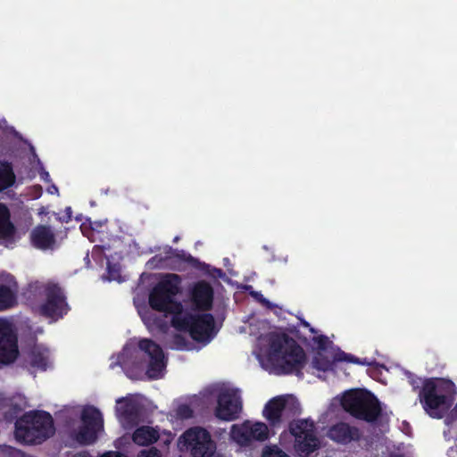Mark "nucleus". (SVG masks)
Segmentation results:
<instances>
[{
  "label": "nucleus",
  "mask_w": 457,
  "mask_h": 457,
  "mask_svg": "<svg viewBox=\"0 0 457 457\" xmlns=\"http://www.w3.org/2000/svg\"><path fill=\"white\" fill-rule=\"evenodd\" d=\"M267 359L283 374L303 376L306 354L298 343L286 333L271 332L267 335Z\"/></svg>",
  "instance_id": "nucleus-1"
},
{
  "label": "nucleus",
  "mask_w": 457,
  "mask_h": 457,
  "mask_svg": "<svg viewBox=\"0 0 457 457\" xmlns=\"http://www.w3.org/2000/svg\"><path fill=\"white\" fill-rule=\"evenodd\" d=\"M455 395L456 386L452 380L431 378L423 382L419 400L431 418L442 419L451 409Z\"/></svg>",
  "instance_id": "nucleus-2"
},
{
  "label": "nucleus",
  "mask_w": 457,
  "mask_h": 457,
  "mask_svg": "<svg viewBox=\"0 0 457 457\" xmlns=\"http://www.w3.org/2000/svg\"><path fill=\"white\" fill-rule=\"evenodd\" d=\"M14 433L19 441L41 444L54 433L53 417L45 411L26 412L16 420Z\"/></svg>",
  "instance_id": "nucleus-3"
},
{
  "label": "nucleus",
  "mask_w": 457,
  "mask_h": 457,
  "mask_svg": "<svg viewBox=\"0 0 457 457\" xmlns=\"http://www.w3.org/2000/svg\"><path fill=\"white\" fill-rule=\"evenodd\" d=\"M181 278L175 273L165 274L153 287L149 294V305L157 312L179 316L184 307L179 301L174 300L180 292Z\"/></svg>",
  "instance_id": "nucleus-4"
},
{
  "label": "nucleus",
  "mask_w": 457,
  "mask_h": 457,
  "mask_svg": "<svg viewBox=\"0 0 457 457\" xmlns=\"http://www.w3.org/2000/svg\"><path fill=\"white\" fill-rule=\"evenodd\" d=\"M341 405L351 416L369 423L375 422L382 409L378 398L366 389H353L344 394Z\"/></svg>",
  "instance_id": "nucleus-5"
},
{
  "label": "nucleus",
  "mask_w": 457,
  "mask_h": 457,
  "mask_svg": "<svg viewBox=\"0 0 457 457\" xmlns=\"http://www.w3.org/2000/svg\"><path fill=\"white\" fill-rule=\"evenodd\" d=\"M171 326L178 331L187 332L196 342H209L212 337L215 320L211 313L193 314L181 312L179 316H172Z\"/></svg>",
  "instance_id": "nucleus-6"
},
{
  "label": "nucleus",
  "mask_w": 457,
  "mask_h": 457,
  "mask_svg": "<svg viewBox=\"0 0 457 457\" xmlns=\"http://www.w3.org/2000/svg\"><path fill=\"white\" fill-rule=\"evenodd\" d=\"M289 431L295 437L294 448L299 457H309L320 448V442L313 420L306 419L291 421Z\"/></svg>",
  "instance_id": "nucleus-7"
},
{
  "label": "nucleus",
  "mask_w": 457,
  "mask_h": 457,
  "mask_svg": "<svg viewBox=\"0 0 457 457\" xmlns=\"http://www.w3.org/2000/svg\"><path fill=\"white\" fill-rule=\"evenodd\" d=\"M44 302L39 305V314L54 320L62 319L70 311L62 288L54 283H47L43 288Z\"/></svg>",
  "instance_id": "nucleus-8"
},
{
  "label": "nucleus",
  "mask_w": 457,
  "mask_h": 457,
  "mask_svg": "<svg viewBox=\"0 0 457 457\" xmlns=\"http://www.w3.org/2000/svg\"><path fill=\"white\" fill-rule=\"evenodd\" d=\"M192 457H212L217 445L210 432L202 427L186 430L180 437Z\"/></svg>",
  "instance_id": "nucleus-9"
},
{
  "label": "nucleus",
  "mask_w": 457,
  "mask_h": 457,
  "mask_svg": "<svg viewBox=\"0 0 457 457\" xmlns=\"http://www.w3.org/2000/svg\"><path fill=\"white\" fill-rule=\"evenodd\" d=\"M82 425L76 432L75 438L81 445L93 444L97 438V432L103 428V417L98 409L87 406L81 413Z\"/></svg>",
  "instance_id": "nucleus-10"
},
{
  "label": "nucleus",
  "mask_w": 457,
  "mask_h": 457,
  "mask_svg": "<svg viewBox=\"0 0 457 457\" xmlns=\"http://www.w3.org/2000/svg\"><path fill=\"white\" fill-rule=\"evenodd\" d=\"M268 436V427L262 422L252 424L249 420H245L241 424L232 425L230 430L232 440L241 446H248L253 441L263 442Z\"/></svg>",
  "instance_id": "nucleus-11"
},
{
  "label": "nucleus",
  "mask_w": 457,
  "mask_h": 457,
  "mask_svg": "<svg viewBox=\"0 0 457 457\" xmlns=\"http://www.w3.org/2000/svg\"><path fill=\"white\" fill-rule=\"evenodd\" d=\"M18 356L17 333L12 323L0 318V367L13 363Z\"/></svg>",
  "instance_id": "nucleus-12"
},
{
  "label": "nucleus",
  "mask_w": 457,
  "mask_h": 457,
  "mask_svg": "<svg viewBox=\"0 0 457 457\" xmlns=\"http://www.w3.org/2000/svg\"><path fill=\"white\" fill-rule=\"evenodd\" d=\"M242 411V401L237 389H225L217 399L215 416L225 421L235 420Z\"/></svg>",
  "instance_id": "nucleus-13"
},
{
  "label": "nucleus",
  "mask_w": 457,
  "mask_h": 457,
  "mask_svg": "<svg viewBox=\"0 0 457 457\" xmlns=\"http://www.w3.org/2000/svg\"><path fill=\"white\" fill-rule=\"evenodd\" d=\"M138 347L150 357L146 370L148 377L152 379L159 378L166 367L162 348L149 338L141 339L138 342Z\"/></svg>",
  "instance_id": "nucleus-14"
},
{
  "label": "nucleus",
  "mask_w": 457,
  "mask_h": 457,
  "mask_svg": "<svg viewBox=\"0 0 457 457\" xmlns=\"http://www.w3.org/2000/svg\"><path fill=\"white\" fill-rule=\"evenodd\" d=\"M190 300L195 310L207 312L212 308L213 289L212 286L201 280L192 287L190 290Z\"/></svg>",
  "instance_id": "nucleus-15"
},
{
  "label": "nucleus",
  "mask_w": 457,
  "mask_h": 457,
  "mask_svg": "<svg viewBox=\"0 0 457 457\" xmlns=\"http://www.w3.org/2000/svg\"><path fill=\"white\" fill-rule=\"evenodd\" d=\"M327 436L332 441L347 445L353 441H358L361 438V433L358 428L350 426L346 422H337L329 427Z\"/></svg>",
  "instance_id": "nucleus-16"
},
{
  "label": "nucleus",
  "mask_w": 457,
  "mask_h": 457,
  "mask_svg": "<svg viewBox=\"0 0 457 457\" xmlns=\"http://www.w3.org/2000/svg\"><path fill=\"white\" fill-rule=\"evenodd\" d=\"M33 246L40 250L52 248L55 245V235L49 226L37 225L30 233Z\"/></svg>",
  "instance_id": "nucleus-17"
},
{
  "label": "nucleus",
  "mask_w": 457,
  "mask_h": 457,
  "mask_svg": "<svg viewBox=\"0 0 457 457\" xmlns=\"http://www.w3.org/2000/svg\"><path fill=\"white\" fill-rule=\"evenodd\" d=\"M287 399L285 396H276L270 399L264 406L263 416L271 426L281 422L283 411L287 409Z\"/></svg>",
  "instance_id": "nucleus-18"
},
{
  "label": "nucleus",
  "mask_w": 457,
  "mask_h": 457,
  "mask_svg": "<svg viewBox=\"0 0 457 457\" xmlns=\"http://www.w3.org/2000/svg\"><path fill=\"white\" fill-rule=\"evenodd\" d=\"M117 403L120 404L117 407V411L125 420L131 422L138 419L141 407L137 401L122 397L117 400Z\"/></svg>",
  "instance_id": "nucleus-19"
},
{
  "label": "nucleus",
  "mask_w": 457,
  "mask_h": 457,
  "mask_svg": "<svg viewBox=\"0 0 457 457\" xmlns=\"http://www.w3.org/2000/svg\"><path fill=\"white\" fill-rule=\"evenodd\" d=\"M159 431L149 426H142L137 428L133 435V442L138 445H149L155 443L159 439Z\"/></svg>",
  "instance_id": "nucleus-20"
},
{
  "label": "nucleus",
  "mask_w": 457,
  "mask_h": 457,
  "mask_svg": "<svg viewBox=\"0 0 457 457\" xmlns=\"http://www.w3.org/2000/svg\"><path fill=\"white\" fill-rule=\"evenodd\" d=\"M16 182L13 165L6 160H0V193L11 188Z\"/></svg>",
  "instance_id": "nucleus-21"
},
{
  "label": "nucleus",
  "mask_w": 457,
  "mask_h": 457,
  "mask_svg": "<svg viewBox=\"0 0 457 457\" xmlns=\"http://www.w3.org/2000/svg\"><path fill=\"white\" fill-rule=\"evenodd\" d=\"M14 234V226L10 221V211L0 204V239H8Z\"/></svg>",
  "instance_id": "nucleus-22"
},
{
  "label": "nucleus",
  "mask_w": 457,
  "mask_h": 457,
  "mask_svg": "<svg viewBox=\"0 0 457 457\" xmlns=\"http://www.w3.org/2000/svg\"><path fill=\"white\" fill-rule=\"evenodd\" d=\"M166 259L168 262H172L173 259L187 262L193 267H198L200 262L197 258L192 256L190 253H186L184 250L173 249L171 246L168 247L166 251Z\"/></svg>",
  "instance_id": "nucleus-23"
},
{
  "label": "nucleus",
  "mask_w": 457,
  "mask_h": 457,
  "mask_svg": "<svg viewBox=\"0 0 457 457\" xmlns=\"http://www.w3.org/2000/svg\"><path fill=\"white\" fill-rule=\"evenodd\" d=\"M17 303L15 293L10 287L0 283V311L14 306Z\"/></svg>",
  "instance_id": "nucleus-24"
},
{
  "label": "nucleus",
  "mask_w": 457,
  "mask_h": 457,
  "mask_svg": "<svg viewBox=\"0 0 457 457\" xmlns=\"http://www.w3.org/2000/svg\"><path fill=\"white\" fill-rule=\"evenodd\" d=\"M29 363L33 368L46 370L48 366V356L39 349H33L29 356Z\"/></svg>",
  "instance_id": "nucleus-25"
},
{
  "label": "nucleus",
  "mask_w": 457,
  "mask_h": 457,
  "mask_svg": "<svg viewBox=\"0 0 457 457\" xmlns=\"http://www.w3.org/2000/svg\"><path fill=\"white\" fill-rule=\"evenodd\" d=\"M312 365L318 370L327 371L332 368L333 362L329 361L326 356L319 353L314 356L312 360Z\"/></svg>",
  "instance_id": "nucleus-26"
},
{
  "label": "nucleus",
  "mask_w": 457,
  "mask_h": 457,
  "mask_svg": "<svg viewBox=\"0 0 457 457\" xmlns=\"http://www.w3.org/2000/svg\"><path fill=\"white\" fill-rule=\"evenodd\" d=\"M336 360L339 361H347V362H351V363H354V364H361V365H365L367 363L365 361H362L358 357H356L353 354H350V353H346L345 352L339 353L337 354Z\"/></svg>",
  "instance_id": "nucleus-27"
},
{
  "label": "nucleus",
  "mask_w": 457,
  "mask_h": 457,
  "mask_svg": "<svg viewBox=\"0 0 457 457\" xmlns=\"http://www.w3.org/2000/svg\"><path fill=\"white\" fill-rule=\"evenodd\" d=\"M262 457H289L284 451L276 445L268 446L262 453Z\"/></svg>",
  "instance_id": "nucleus-28"
},
{
  "label": "nucleus",
  "mask_w": 457,
  "mask_h": 457,
  "mask_svg": "<svg viewBox=\"0 0 457 457\" xmlns=\"http://www.w3.org/2000/svg\"><path fill=\"white\" fill-rule=\"evenodd\" d=\"M120 277V269L118 265L111 263L109 261L107 262V279L109 281L112 280H119Z\"/></svg>",
  "instance_id": "nucleus-29"
},
{
  "label": "nucleus",
  "mask_w": 457,
  "mask_h": 457,
  "mask_svg": "<svg viewBox=\"0 0 457 457\" xmlns=\"http://www.w3.org/2000/svg\"><path fill=\"white\" fill-rule=\"evenodd\" d=\"M193 410L187 404H180L176 411V414L180 419H190L193 417Z\"/></svg>",
  "instance_id": "nucleus-30"
},
{
  "label": "nucleus",
  "mask_w": 457,
  "mask_h": 457,
  "mask_svg": "<svg viewBox=\"0 0 457 457\" xmlns=\"http://www.w3.org/2000/svg\"><path fill=\"white\" fill-rule=\"evenodd\" d=\"M163 262H168L166 257L162 258V256L156 254L147 262V266L150 269L162 267Z\"/></svg>",
  "instance_id": "nucleus-31"
},
{
  "label": "nucleus",
  "mask_w": 457,
  "mask_h": 457,
  "mask_svg": "<svg viewBox=\"0 0 457 457\" xmlns=\"http://www.w3.org/2000/svg\"><path fill=\"white\" fill-rule=\"evenodd\" d=\"M137 457H162L161 452L156 447L142 450Z\"/></svg>",
  "instance_id": "nucleus-32"
},
{
  "label": "nucleus",
  "mask_w": 457,
  "mask_h": 457,
  "mask_svg": "<svg viewBox=\"0 0 457 457\" xmlns=\"http://www.w3.org/2000/svg\"><path fill=\"white\" fill-rule=\"evenodd\" d=\"M314 343L317 344L318 348L320 350H324L327 347L328 345V337L324 335H320L318 337H314L313 339Z\"/></svg>",
  "instance_id": "nucleus-33"
},
{
  "label": "nucleus",
  "mask_w": 457,
  "mask_h": 457,
  "mask_svg": "<svg viewBox=\"0 0 457 457\" xmlns=\"http://www.w3.org/2000/svg\"><path fill=\"white\" fill-rule=\"evenodd\" d=\"M72 219V210L71 207L68 206L64 210V214L59 217L60 221L68 223Z\"/></svg>",
  "instance_id": "nucleus-34"
},
{
  "label": "nucleus",
  "mask_w": 457,
  "mask_h": 457,
  "mask_svg": "<svg viewBox=\"0 0 457 457\" xmlns=\"http://www.w3.org/2000/svg\"><path fill=\"white\" fill-rule=\"evenodd\" d=\"M34 158L37 159V164L41 169V171H40L41 179L44 180H48L49 173L44 169L41 161L39 160V158L37 157V155L36 154H34Z\"/></svg>",
  "instance_id": "nucleus-35"
},
{
  "label": "nucleus",
  "mask_w": 457,
  "mask_h": 457,
  "mask_svg": "<svg viewBox=\"0 0 457 457\" xmlns=\"http://www.w3.org/2000/svg\"><path fill=\"white\" fill-rule=\"evenodd\" d=\"M101 457H128V456L120 452L110 451V452H106L105 453H104Z\"/></svg>",
  "instance_id": "nucleus-36"
},
{
  "label": "nucleus",
  "mask_w": 457,
  "mask_h": 457,
  "mask_svg": "<svg viewBox=\"0 0 457 457\" xmlns=\"http://www.w3.org/2000/svg\"><path fill=\"white\" fill-rule=\"evenodd\" d=\"M251 295L257 298L263 304H270V302L262 296L261 293L258 292H252Z\"/></svg>",
  "instance_id": "nucleus-37"
},
{
  "label": "nucleus",
  "mask_w": 457,
  "mask_h": 457,
  "mask_svg": "<svg viewBox=\"0 0 457 457\" xmlns=\"http://www.w3.org/2000/svg\"><path fill=\"white\" fill-rule=\"evenodd\" d=\"M301 324H302L304 328H307L310 330V332H311L312 334H316V333H317V330H316L314 328H312V327L311 326V324H310L308 321H306V320H301Z\"/></svg>",
  "instance_id": "nucleus-38"
},
{
  "label": "nucleus",
  "mask_w": 457,
  "mask_h": 457,
  "mask_svg": "<svg viewBox=\"0 0 457 457\" xmlns=\"http://www.w3.org/2000/svg\"><path fill=\"white\" fill-rule=\"evenodd\" d=\"M73 457H90V455L86 452H81L76 453Z\"/></svg>",
  "instance_id": "nucleus-39"
},
{
  "label": "nucleus",
  "mask_w": 457,
  "mask_h": 457,
  "mask_svg": "<svg viewBox=\"0 0 457 457\" xmlns=\"http://www.w3.org/2000/svg\"><path fill=\"white\" fill-rule=\"evenodd\" d=\"M451 414H452V416L457 417V403H456L455 407L452 410Z\"/></svg>",
  "instance_id": "nucleus-40"
},
{
  "label": "nucleus",
  "mask_w": 457,
  "mask_h": 457,
  "mask_svg": "<svg viewBox=\"0 0 457 457\" xmlns=\"http://www.w3.org/2000/svg\"><path fill=\"white\" fill-rule=\"evenodd\" d=\"M389 457H405L403 454L401 453H391Z\"/></svg>",
  "instance_id": "nucleus-41"
},
{
  "label": "nucleus",
  "mask_w": 457,
  "mask_h": 457,
  "mask_svg": "<svg viewBox=\"0 0 457 457\" xmlns=\"http://www.w3.org/2000/svg\"><path fill=\"white\" fill-rule=\"evenodd\" d=\"M175 339H176L177 342L179 340H183L182 337H180V336H176Z\"/></svg>",
  "instance_id": "nucleus-42"
},
{
  "label": "nucleus",
  "mask_w": 457,
  "mask_h": 457,
  "mask_svg": "<svg viewBox=\"0 0 457 457\" xmlns=\"http://www.w3.org/2000/svg\"><path fill=\"white\" fill-rule=\"evenodd\" d=\"M178 240H179V237H176L174 238V242H177Z\"/></svg>",
  "instance_id": "nucleus-43"
},
{
  "label": "nucleus",
  "mask_w": 457,
  "mask_h": 457,
  "mask_svg": "<svg viewBox=\"0 0 457 457\" xmlns=\"http://www.w3.org/2000/svg\"><path fill=\"white\" fill-rule=\"evenodd\" d=\"M212 457H223V456H221V455H216V456H214V455H213Z\"/></svg>",
  "instance_id": "nucleus-44"
}]
</instances>
